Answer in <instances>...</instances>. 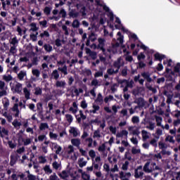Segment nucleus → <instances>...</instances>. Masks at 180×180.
Returning <instances> with one entry per match:
<instances>
[{"mask_svg": "<svg viewBox=\"0 0 180 180\" xmlns=\"http://www.w3.org/2000/svg\"><path fill=\"white\" fill-rule=\"evenodd\" d=\"M95 1L98 6L103 7V9L104 11H105V12H108V13L110 15V20L111 22H113L115 18L113 15V12L110 11V8H109V7H108L106 5H103V4H101V0H95Z\"/></svg>", "mask_w": 180, "mask_h": 180, "instance_id": "f257e3e1", "label": "nucleus"}, {"mask_svg": "<svg viewBox=\"0 0 180 180\" xmlns=\"http://www.w3.org/2000/svg\"><path fill=\"white\" fill-rule=\"evenodd\" d=\"M140 47L143 49L144 51H147L148 58H150V54H154V50L148 49V47L146 46L143 44H141Z\"/></svg>", "mask_w": 180, "mask_h": 180, "instance_id": "f03ea898", "label": "nucleus"}, {"mask_svg": "<svg viewBox=\"0 0 180 180\" xmlns=\"http://www.w3.org/2000/svg\"><path fill=\"white\" fill-rule=\"evenodd\" d=\"M134 103H137L138 106L142 107L146 105V103H144V98L139 97L136 100L134 101Z\"/></svg>", "mask_w": 180, "mask_h": 180, "instance_id": "7ed1b4c3", "label": "nucleus"}, {"mask_svg": "<svg viewBox=\"0 0 180 180\" xmlns=\"http://www.w3.org/2000/svg\"><path fill=\"white\" fill-rule=\"evenodd\" d=\"M4 134H5V136H9V131H8L6 129H5V127H1L0 126V136H1L2 138H4Z\"/></svg>", "mask_w": 180, "mask_h": 180, "instance_id": "20e7f679", "label": "nucleus"}, {"mask_svg": "<svg viewBox=\"0 0 180 180\" xmlns=\"http://www.w3.org/2000/svg\"><path fill=\"white\" fill-rule=\"evenodd\" d=\"M10 158H11L10 165L11 167H13V165H15V164L18 162V158L13 154L11 155Z\"/></svg>", "mask_w": 180, "mask_h": 180, "instance_id": "39448f33", "label": "nucleus"}, {"mask_svg": "<svg viewBox=\"0 0 180 180\" xmlns=\"http://www.w3.org/2000/svg\"><path fill=\"white\" fill-rule=\"evenodd\" d=\"M71 143L72 146H75V147H77L79 148V144H81V140L78 139H72L71 140Z\"/></svg>", "mask_w": 180, "mask_h": 180, "instance_id": "423d86ee", "label": "nucleus"}, {"mask_svg": "<svg viewBox=\"0 0 180 180\" xmlns=\"http://www.w3.org/2000/svg\"><path fill=\"white\" fill-rule=\"evenodd\" d=\"M44 49L46 53H51L53 51V46L50 44H45L44 45Z\"/></svg>", "mask_w": 180, "mask_h": 180, "instance_id": "0eeeda50", "label": "nucleus"}, {"mask_svg": "<svg viewBox=\"0 0 180 180\" xmlns=\"http://www.w3.org/2000/svg\"><path fill=\"white\" fill-rule=\"evenodd\" d=\"M115 29H119V30H122V32H124V33H127V32H129L128 30H126V28H124V27H123V24H119L118 25H115Z\"/></svg>", "mask_w": 180, "mask_h": 180, "instance_id": "6e6552de", "label": "nucleus"}, {"mask_svg": "<svg viewBox=\"0 0 180 180\" xmlns=\"http://www.w3.org/2000/svg\"><path fill=\"white\" fill-rule=\"evenodd\" d=\"M69 132L73 135V137H77V136H78V131L75 127H71V129H70Z\"/></svg>", "mask_w": 180, "mask_h": 180, "instance_id": "1a4fd4ad", "label": "nucleus"}, {"mask_svg": "<svg viewBox=\"0 0 180 180\" xmlns=\"http://www.w3.org/2000/svg\"><path fill=\"white\" fill-rule=\"evenodd\" d=\"M15 92H17V94H20L22 92V84L18 83L15 85Z\"/></svg>", "mask_w": 180, "mask_h": 180, "instance_id": "9d476101", "label": "nucleus"}, {"mask_svg": "<svg viewBox=\"0 0 180 180\" xmlns=\"http://www.w3.org/2000/svg\"><path fill=\"white\" fill-rule=\"evenodd\" d=\"M30 26L32 28L30 30V32H37V30H39V27H37L36 22H32Z\"/></svg>", "mask_w": 180, "mask_h": 180, "instance_id": "9b49d317", "label": "nucleus"}, {"mask_svg": "<svg viewBox=\"0 0 180 180\" xmlns=\"http://www.w3.org/2000/svg\"><path fill=\"white\" fill-rule=\"evenodd\" d=\"M78 164L80 168H82L83 167H85V165H86V162L84 161V158H82L79 159Z\"/></svg>", "mask_w": 180, "mask_h": 180, "instance_id": "f8f14e48", "label": "nucleus"}, {"mask_svg": "<svg viewBox=\"0 0 180 180\" xmlns=\"http://www.w3.org/2000/svg\"><path fill=\"white\" fill-rule=\"evenodd\" d=\"M26 75V72H23V70H21L20 72V73L18 75V78L22 81V79H23V78H25Z\"/></svg>", "mask_w": 180, "mask_h": 180, "instance_id": "ddd939ff", "label": "nucleus"}, {"mask_svg": "<svg viewBox=\"0 0 180 180\" xmlns=\"http://www.w3.org/2000/svg\"><path fill=\"white\" fill-rule=\"evenodd\" d=\"M56 86H57V88H64V86H65V82L57 81L56 83Z\"/></svg>", "mask_w": 180, "mask_h": 180, "instance_id": "4468645a", "label": "nucleus"}, {"mask_svg": "<svg viewBox=\"0 0 180 180\" xmlns=\"http://www.w3.org/2000/svg\"><path fill=\"white\" fill-rule=\"evenodd\" d=\"M58 71H61L64 75H67L68 74V72H67V65H65L63 68H58Z\"/></svg>", "mask_w": 180, "mask_h": 180, "instance_id": "2eb2a0df", "label": "nucleus"}, {"mask_svg": "<svg viewBox=\"0 0 180 180\" xmlns=\"http://www.w3.org/2000/svg\"><path fill=\"white\" fill-rule=\"evenodd\" d=\"M117 35H118V36L120 37H118V38L117 39V40L118 41H120V44H123V41H124L123 39H124V37H123V35H122V32H118L117 34Z\"/></svg>", "mask_w": 180, "mask_h": 180, "instance_id": "dca6fc26", "label": "nucleus"}, {"mask_svg": "<svg viewBox=\"0 0 180 180\" xmlns=\"http://www.w3.org/2000/svg\"><path fill=\"white\" fill-rule=\"evenodd\" d=\"M72 26L74 29H78L79 27V21L78 20H74Z\"/></svg>", "mask_w": 180, "mask_h": 180, "instance_id": "f3484780", "label": "nucleus"}, {"mask_svg": "<svg viewBox=\"0 0 180 180\" xmlns=\"http://www.w3.org/2000/svg\"><path fill=\"white\" fill-rule=\"evenodd\" d=\"M3 79H4V81H6V82H9V81H12V79H13V77H12V76L11 75H8V76L4 75Z\"/></svg>", "mask_w": 180, "mask_h": 180, "instance_id": "a211bd4d", "label": "nucleus"}, {"mask_svg": "<svg viewBox=\"0 0 180 180\" xmlns=\"http://www.w3.org/2000/svg\"><path fill=\"white\" fill-rule=\"evenodd\" d=\"M13 126L16 129V127H20L22 126V123L18 122V119L14 120V121L12 123Z\"/></svg>", "mask_w": 180, "mask_h": 180, "instance_id": "6ab92c4d", "label": "nucleus"}, {"mask_svg": "<svg viewBox=\"0 0 180 180\" xmlns=\"http://www.w3.org/2000/svg\"><path fill=\"white\" fill-rule=\"evenodd\" d=\"M23 91H24V94L25 95V98L27 99H30V91H29V90H27V88H26V87L24 88Z\"/></svg>", "mask_w": 180, "mask_h": 180, "instance_id": "aec40b11", "label": "nucleus"}, {"mask_svg": "<svg viewBox=\"0 0 180 180\" xmlns=\"http://www.w3.org/2000/svg\"><path fill=\"white\" fill-rule=\"evenodd\" d=\"M46 129H49V124L47 123H41L39 130H46Z\"/></svg>", "mask_w": 180, "mask_h": 180, "instance_id": "412c9836", "label": "nucleus"}, {"mask_svg": "<svg viewBox=\"0 0 180 180\" xmlns=\"http://www.w3.org/2000/svg\"><path fill=\"white\" fill-rule=\"evenodd\" d=\"M82 178L84 180H90L91 176L85 172L82 173Z\"/></svg>", "mask_w": 180, "mask_h": 180, "instance_id": "4be33fe9", "label": "nucleus"}, {"mask_svg": "<svg viewBox=\"0 0 180 180\" xmlns=\"http://www.w3.org/2000/svg\"><path fill=\"white\" fill-rule=\"evenodd\" d=\"M32 74H33V75L37 77V78H39V77H40V70H39L37 69H34V70H32Z\"/></svg>", "mask_w": 180, "mask_h": 180, "instance_id": "5701e85b", "label": "nucleus"}, {"mask_svg": "<svg viewBox=\"0 0 180 180\" xmlns=\"http://www.w3.org/2000/svg\"><path fill=\"white\" fill-rule=\"evenodd\" d=\"M148 167H150V162H147L143 166V171L145 172H150V169H148Z\"/></svg>", "mask_w": 180, "mask_h": 180, "instance_id": "b1692460", "label": "nucleus"}, {"mask_svg": "<svg viewBox=\"0 0 180 180\" xmlns=\"http://www.w3.org/2000/svg\"><path fill=\"white\" fill-rule=\"evenodd\" d=\"M115 43L112 44V49H117L118 47H120V42H117L116 39H114Z\"/></svg>", "mask_w": 180, "mask_h": 180, "instance_id": "393cba45", "label": "nucleus"}, {"mask_svg": "<svg viewBox=\"0 0 180 180\" xmlns=\"http://www.w3.org/2000/svg\"><path fill=\"white\" fill-rule=\"evenodd\" d=\"M44 12L45 13V15H47V16H49V15H50V13H51V8L49 6L45 7Z\"/></svg>", "mask_w": 180, "mask_h": 180, "instance_id": "a878e982", "label": "nucleus"}, {"mask_svg": "<svg viewBox=\"0 0 180 180\" xmlns=\"http://www.w3.org/2000/svg\"><path fill=\"white\" fill-rule=\"evenodd\" d=\"M52 75L54 77V79H57L60 77V75L58 74V71L57 70L53 71Z\"/></svg>", "mask_w": 180, "mask_h": 180, "instance_id": "bb28decb", "label": "nucleus"}, {"mask_svg": "<svg viewBox=\"0 0 180 180\" xmlns=\"http://www.w3.org/2000/svg\"><path fill=\"white\" fill-rule=\"evenodd\" d=\"M140 153H141V150L140 149H136L134 147L132 148L131 153L134 154V155H136V154H140Z\"/></svg>", "mask_w": 180, "mask_h": 180, "instance_id": "cd10ccee", "label": "nucleus"}, {"mask_svg": "<svg viewBox=\"0 0 180 180\" xmlns=\"http://www.w3.org/2000/svg\"><path fill=\"white\" fill-rule=\"evenodd\" d=\"M143 175H144V172H140L139 174V171H137V169H135V178L138 179L140 178V176H143Z\"/></svg>", "mask_w": 180, "mask_h": 180, "instance_id": "c85d7f7f", "label": "nucleus"}, {"mask_svg": "<svg viewBox=\"0 0 180 180\" xmlns=\"http://www.w3.org/2000/svg\"><path fill=\"white\" fill-rule=\"evenodd\" d=\"M142 136H143V139L145 140H147V139L149 138L148 136V133L147 132V131L146 130H142L141 131Z\"/></svg>", "mask_w": 180, "mask_h": 180, "instance_id": "c756f323", "label": "nucleus"}, {"mask_svg": "<svg viewBox=\"0 0 180 180\" xmlns=\"http://www.w3.org/2000/svg\"><path fill=\"white\" fill-rule=\"evenodd\" d=\"M62 174H59V176H60V178H62V179H65V178H68V174H67V171L63 170L62 172ZM63 175H64V176H63Z\"/></svg>", "mask_w": 180, "mask_h": 180, "instance_id": "7c9ffc66", "label": "nucleus"}, {"mask_svg": "<svg viewBox=\"0 0 180 180\" xmlns=\"http://www.w3.org/2000/svg\"><path fill=\"white\" fill-rule=\"evenodd\" d=\"M129 168V161H125L124 164L122 165V169L124 171H127Z\"/></svg>", "mask_w": 180, "mask_h": 180, "instance_id": "2f4dec72", "label": "nucleus"}, {"mask_svg": "<svg viewBox=\"0 0 180 180\" xmlns=\"http://www.w3.org/2000/svg\"><path fill=\"white\" fill-rule=\"evenodd\" d=\"M93 60H96L98 53L96 51H93L89 55Z\"/></svg>", "mask_w": 180, "mask_h": 180, "instance_id": "473e14b6", "label": "nucleus"}, {"mask_svg": "<svg viewBox=\"0 0 180 180\" xmlns=\"http://www.w3.org/2000/svg\"><path fill=\"white\" fill-rule=\"evenodd\" d=\"M166 141H169V143H172L174 144V143H175V140H174V136H168L166 138Z\"/></svg>", "mask_w": 180, "mask_h": 180, "instance_id": "72a5a7b5", "label": "nucleus"}, {"mask_svg": "<svg viewBox=\"0 0 180 180\" xmlns=\"http://www.w3.org/2000/svg\"><path fill=\"white\" fill-rule=\"evenodd\" d=\"M59 15H62V18H65L67 16V12L64 8H62L59 12Z\"/></svg>", "mask_w": 180, "mask_h": 180, "instance_id": "f704fd0d", "label": "nucleus"}, {"mask_svg": "<svg viewBox=\"0 0 180 180\" xmlns=\"http://www.w3.org/2000/svg\"><path fill=\"white\" fill-rule=\"evenodd\" d=\"M80 106L81 108H82V109H86V108H88V104L86 103V101L85 100H83L81 102Z\"/></svg>", "mask_w": 180, "mask_h": 180, "instance_id": "c9c22d12", "label": "nucleus"}, {"mask_svg": "<svg viewBox=\"0 0 180 180\" xmlns=\"http://www.w3.org/2000/svg\"><path fill=\"white\" fill-rule=\"evenodd\" d=\"M34 90H35V92H34V94H35V95H41V92H42L41 88H40V87H36V88L34 89Z\"/></svg>", "mask_w": 180, "mask_h": 180, "instance_id": "e433bc0d", "label": "nucleus"}, {"mask_svg": "<svg viewBox=\"0 0 180 180\" xmlns=\"http://www.w3.org/2000/svg\"><path fill=\"white\" fill-rule=\"evenodd\" d=\"M65 117L68 122V123H72V115H70V114H67L65 115Z\"/></svg>", "mask_w": 180, "mask_h": 180, "instance_id": "4c0bfd02", "label": "nucleus"}, {"mask_svg": "<svg viewBox=\"0 0 180 180\" xmlns=\"http://www.w3.org/2000/svg\"><path fill=\"white\" fill-rule=\"evenodd\" d=\"M96 102H103V97L102 96V94L101 93L98 94V97L96 99Z\"/></svg>", "mask_w": 180, "mask_h": 180, "instance_id": "58836bf2", "label": "nucleus"}, {"mask_svg": "<svg viewBox=\"0 0 180 180\" xmlns=\"http://www.w3.org/2000/svg\"><path fill=\"white\" fill-rule=\"evenodd\" d=\"M125 84L128 88H133V84H134V82L133 80H131L130 82H125Z\"/></svg>", "mask_w": 180, "mask_h": 180, "instance_id": "ea45409f", "label": "nucleus"}, {"mask_svg": "<svg viewBox=\"0 0 180 180\" xmlns=\"http://www.w3.org/2000/svg\"><path fill=\"white\" fill-rule=\"evenodd\" d=\"M89 157H91V158H95V157H96V153H95V150H91L89 152Z\"/></svg>", "mask_w": 180, "mask_h": 180, "instance_id": "a19ab883", "label": "nucleus"}, {"mask_svg": "<svg viewBox=\"0 0 180 180\" xmlns=\"http://www.w3.org/2000/svg\"><path fill=\"white\" fill-rule=\"evenodd\" d=\"M39 160H41V161L39 162L40 164H46V162H47V160L45 157L39 156Z\"/></svg>", "mask_w": 180, "mask_h": 180, "instance_id": "79ce46f5", "label": "nucleus"}, {"mask_svg": "<svg viewBox=\"0 0 180 180\" xmlns=\"http://www.w3.org/2000/svg\"><path fill=\"white\" fill-rule=\"evenodd\" d=\"M50 180H60V179L58 178V176H57V174H56V173H53V175H51L49 177Z\"/></svg>", "mask_w": 180, "mask_h": 180, "instance_id": "37998d69", "label": "nucleus"}, {"mask_svg": "<svg viewBox=\"0 0 180 180\" xmlns=\"http://www.w3.org/2000/svg\"><path fill=\"white\" fill-rule=\"evenodd\" d=\"M131 122H132V123H139V122H140V120H139V117L134 116L131 119Z\"/></svg>", "mask_w": 180, "mask_h": 180, "instance_id": "c03bdc74", "label": "nucleus"}, {"mask_svg": "<svg viewBox=\"0 0 180 180\" xmlns=\"http://www.w3.org/2000/svg\"><path fill=\"white\" fill-rule=\"evenodd\" d=\"M105 150H106V145H105V143H103L102 146L98 147V151L103 152Z\"/></svg>", "mask_w": 180, "mask_h": 180, "instance_id": "a18cd8bd", "label": "nucleus"}, {"mask_svg": "<svg viewBox=\"0 0 180 180\" xmlns=\"http://www.w3.org/2000/svg\"><path fill=\"white\" fill-rule=\"evenodd\" d=\"M55 44L57 47H61V39H56L55 41Z\"/></svg>", "mask_w": 180, "mask_h": 180, "instance_id": "49530a36", "label": "nucleus"}, {"mask_svg": "<svg viewBox=\"0 0 180 180\" xmlns=\"http://www.w3.org/2000/svg\"><path fill=\"white\" fill-rule=\"evenodd\" d=\"M19 43V41L18 40V39L16 38V37H13L12 39V41L11 42V44H13V46H15V44H18Z\"/></svg>", "mask_w": 180, "mask_h": 180, "instance_id": "de8ad7c7", "label": "nucleus"}, {"mask_svg": "<svg viewBox=\"0 0 180 180\" xmlns=\"http://www.w3.org/2000/svg\"><path fill=\"white\" fill-rule=\"evenodd\" d=\"M137 58H138L139 61H141V59H142V60H144V58H146V55L143 54V53H141L137 56Z\"/></svg>", "mask_w": 180, "mask_h": 180, "instance_id": "09e8293b", "label": "nucleus"}, {"mask_svg": "<svg viewBox=\"0 0 180 180\" xmlns=\"http://www.w3.org/2000/svg\"><path fill=\"white\" fill-rule=\"evenodd\" d=\"M139 65L137 66V68H144L146 67V63H143V61H140L138 63Z\"/></svg>", "mask_w": 180, "mask_h": 180, "instance_id": "8fccbe9b", "label": "nucleus"}, {"mask_svg": "<svg viewBox=\"0 0 180 180\" xmlns=\"http://www.w3.org/2000/svg\"><path fill=\"white\" fill-rule=\"evenodd\" d=\"M44 171H45L46 172H49V174H51V172H53V170H51V169H50V166H49V165H46V166L44 167Z\"/></svg>", "mask_w": 180, "mask_h": 180, "instance_id": "3c124183", "label": "nucleus"}, {"mask_svg": "<svg viewBox=\"0 0 180 180\" xmlns=\"http://www.w3.org/2000/svg\"><path fill=\"white\" fill-rule=\"evenodd\" d=\"M99 84V82L98 81V79H94L91 81V85L94 86H98V84Z\"/></svg>", "mask_w": 180, "mask_h": 180, "instance_id": "603ef678", "label": "nucleus"}, {"mask_svg": "<svg viewBox=\"0 0 180 180\" xmlns=\"http://www.w3.org/2000/svg\"><path fill=\"white\" fill-rule=\"evenodd\" d=\"M8 144L10 148H15L16 147V143H12V141H8Z\"/></svg>", "mask_w": 180, "mask_h": 180, "instance_id": "864d4df0", "label": "nucleus"}, {"mask_svg": "<svg viewBox=\"0 0 180 180\" xmlns=\"http://www.w3.org/2000/svg\"><path fill=\"white\" fill-rule=\"evenodd\" d=\"M95 78H97L98 77H103V72H97L94 75Z\"/></svg>", "mask_w": 180, "mask_h": 180, "instance_id": "5fc2aeb1", "label": "nucleus"}, {"mask_svg": "<svg viewBox=\"0 0 180 180\" xmlns=\"http://www.w3.org/2000/svg\"><path fill=\"white\" fill-rule=\"evenodd\" d=\"M141 76H142L145 79H146L147 78H148V77H150V73L144 72L141 73Z\"/></svg>", "mask_w": 180, "mask_h": 180, "instance_id": "6e6d98bb", "label": "nucleus"}, {"mask_svg": "<svg viewBox=\"0 0 180 180\" xmlns=\"http://www.w3.org/2000/svg\"><path fill=\"white\" fill-rule=\"evenodd\" d=\"M49 136L51 139H55V140L57 139V137H58V135H57V134H54L53 132H50Z\"/></svg>", "mask_w": 180, "mask_h": 180, "instance_id": "4d7b16f0", "label": "nucleus"}, {"mask_svg": "<svg viewBox=\"0 0 180 180\" xmlns=\"http://www.w3.org/2000/svg\"><path fill=\"white\" fill-rule=\"evenodd\" d=\"M98 41L99 44H101V46H105V39L98 38Z\"/></svg>", "mask_w": 180, "mask_h": 180, "instance_id": "13d9d810", "label": "nucleus"}, {"mask_svg": "<svg viewBox=\"0 0 180 180\" xmlns=\"http://www.w3.org/2000/svg\"><path fill=\"white\" fill-rule=\"evenodd\" d=\"M125 60L126 61H129V63H131V61H133V56L127 55Z\"/></svg>", "mask_w": 180, "mask_h": 180, "instance_id": "bf43d9fd", "label": "nucleus"}, {"mask_svg": "<svg viewBox=\"0 0 180 180\" xmlns=\"http://www.w3.org/2000/svg\"><path fill=\"white\" fill-rule=\"evenodd\" d=\"M132 94L134 95V96H137V95H139L140 94L139 93V90L137 89V87L136 89H134L132 90Z\"/></svg>", "mask_w": 180, "mask_h": 180, "instance_id": "052dcab7", "label": "nucleus"}, {"mask_svg": "<svg viewBox=\"0 0 180 180\" xmlns=\"http://www.w3.org/2000/svg\"><path fill=\"white\" fill-rule=\"evenodd\" d=\"M0 89L1 91H4V89H5V82H2L1 80H0Z\"/></svg>", "mask_w": 180, "mask_h": 180, "instance_id": "680f3d73", "label": "nucleus"}, {"mask_svg": "<svg viewBox=\"0 0 180 180\" xmlns=\"http://www.w3.org/2000/svg\"><path fill=\"white\" fill-rule=\"evenodd\" d=\"M52 165L55 169H58V168H60V165L56 161L53 163Z\"/></svg>", "mask_w": 180, "mask_h": 180, "instance_id": "e2e57ef3", "label": "nucleus"}, {"mask_svg": "<svg viewBox=\"0 0 180 180\" xmlns=\"http://www.w3.org/2000/svg\"><path fill=\"white\" fill-rule=\"evenodd\" d=\"M98 137L101 138V134H99V130H96L94 133V138Z\"/></svg>", "mask_w": 180, "mask_h": 180, "instance_id": "0e129e2a", "label": "nucleus"}, {"mask_svg": "<svg viewBox=\"0 0 180 180\" xmlns=\"http://www.w3.org/2000/svg\"><path fill=\"white\" fill-rule=\"evenodd\" d=\"M110 131H111V133H112V134H116V127H113L112 126H110Z\"/></svg>", "mask_w": 180, "mask_h": 180, "instance_id": "69168bd1", "label": "nucleus"}, {"mask_svg": "<svg viewBox=\"0 0 180 180\" xmlns=\"http://www.w3.org/2000/svg\"><path fill=\"white\" fill-rule=\"evenodd\" d=\"M28 180H36V176L30 174L27 176Z\"/></svg>", "mask_w": 180, "mask_h": 180, "instance_id": "338daca9", "label": "nucleus"}, {"mask_svg": "<svg viewBox=\"0 0 180 180\" xmlns=\"http://www.w3.org/2000/svg\"><path fill=\"white\" fill-rule=\"evenodd\" d=\"M180 63H177V65L174 67L175 72H179Z\"/></svg>", "mask_w": 180, "mask_h": 180, "instance_id": "774afa93", "label": "nucleus"}]
</instances>
